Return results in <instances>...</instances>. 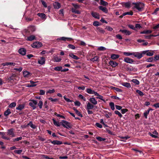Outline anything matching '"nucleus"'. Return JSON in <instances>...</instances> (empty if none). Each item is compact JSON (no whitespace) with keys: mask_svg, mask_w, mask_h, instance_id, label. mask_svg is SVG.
Segmentation results:
<instances>
[{"mask_svg":"<svg viewBox=\"0 0 159 159\" xmlns=\"http://www.w3.org/2000/svg\"><path fill=\"white\" fill-rule=\"evenodd\" d=\"M29 101V105L34 110L36 108V106L38 103L37 101L35 100H30Z\"/></svg>","mask_w":159,"mask_h":159,"instance_id":"f03ea898","label":"nucleus"},{"mask_svg":"<svg viewBox=\"0 0 159 159\" xmlns=\"http://www.w3.org/2000/svg\"><path fill=\"white\" fill-rule=\"evenodd\" d=\"M153 106L154 107L156 108H159V103H157L153 104Z\"/></svg>","mask_w":159,"mask_h":159,"instance_id":"774afa93","label":"nucleus"},{"mask_svg":"<svg viewBox=\"0 0 159 159\" xmlns=\"http://www.w3.org/2000/svg\"><path fill=\"white\" fill-rule=\"evenodd\" d=\"M62 67L61 66H57L54 68V70L57 71L62 70Z\"/></svg>","mask_w":159,"mask_h":159,"instance_id":"79ce46f5","label":"nucleus"},{"mask_svg":"<svg viewBox=\"0 0 159 159\" xmlns=\"http://www.w3.org/2000/svg\"><path fill=\"white\" fill-rule=\"evenodd\" d=\"M89 101L93 104L96 105L97 104V101L94 98H90L89 99Z\"/></svg>","mask_w":159,"mask_h":159,"instance_id":"2eb2a0df","label":"nucleus"},{"mask_svg":"<svg viewBox=\"0 0 159 159\" xmlns=\"http://www.w3.org/2000/svg\"><path fill=\"white\" fill-rule=\"evenodd\" d=\"M134 57H137L138 59H141L143 57V53H139V52H134Z\"/></svg>","mask_w":159,"mask_h":159,"instance_id":"423d86ee","label":"nucleus"},{"mask_svg":"<svg viewBox=\"0 0 159 159\" xmlns=\"http://www.w3.org/2000/svg\"><path fill=\"white\" fill-rule=\"evenodd\" d=\"M120 57L119 55L116 54H112L111 55V59L113 60L116 59Z\"/></svg>","mask_w":159,"mask_h":159,"instance_id":"c85d7f7f","label":"nucleus"},{"mask_svg":"<svg viewBox=\"0 0 159 159\" xmlns=\"http://www.w3.org/2000/svg\"><path fill=\"white\" fill-rule=\"evenodd\" d=\"M96 138L99 141H104L106 140L105 138H102L100 137H97Z\"/></svg>","mask_w":159,"mask_h":159,"instance_id":"49530a36","label":"nucleus"},{"mask_svg":"<svg viewBox=\"0 0 159 159\" xmlns=\"http://www.w3.org/2000/svg\"><path fill=\"white\" fill-rule=\"evenodd\" d=\"M98 58L97 56L95 57L94 58H92L90 59V60L92 61H97L98 60Z\"/></svg>","mask_w":159,"mask_h":159,"instance_id":"13d9d810","label":"nucleus"},{"mask_svg":"<svg viewBox=\"0 0 159 159\" xmlns=\"http://www.w3.org/2000/svg\"><path fill=\"white\" fill-rule=\"evenodd\" d=\"M16 103L15 102H13L11 103L8 106V107L10 108H12L16 106Z\"/></svg>","mask_w":159,"mask_h":159,"instance_id":"de8ad7c7","label":"nucleus"},{"mask_svg":"<svg viewBox=\"0 0 159 159\" xmlns=\"http://www.w3.org/2000/svg\"><path fill=\"white\" fill-rule=\"evenodd\" d=\"M11 113L10 110L9 109H8L4 113V115L5 116H7L9 114Z\"/></svg>","mask_w":159,"mask_h":159,"instance_id":"72a5a7b5","label":"nucleus"},{"mask_svg":"<svg viewBox=\"0 0 159 159\" xmlns=\"http://www.w3.org/2000/svg\"><path fill=\"white\" fill-rule=\"evenodd\" d=\"M96 107V108H97L96 106H94L89 102H88L87 104L86 109L87 110H90L92 109L93 107Z\"/></svg>","mask_w":159,"mask_h":159,"instance_id":"9d476101","label":"nucleus"},{"mask_svg":"<svg viewBox=\"0 0 159 159\" xmlns=\"http://www.w3.org/2000/svg\"><path fill=\"white\" fill-rule=\"evenodd\" d=\"M54 8L56 9H59L60 7V4L58 2H55L53 4Z\"/></svg>","mask_w":159,"mask_h":159,"instance_id":"b1692460","label":"nucleus"},{"mask_svg":"<svg viewBox=\"0 0 159 159\" xmlns=\"http://www.w3.org/2000/svg\"><path fill=\"white\" fill-rule=\"evenodd\" d=\"M23 73L24 77L25 78H28L32 75V74L31 73L26 70L24 71Z\"/></svg>","mask_w":159,"mask_h":159,"instance_id":"1a4fd4ad","label":"nucleus"},{"mask_svg":"<svg viewBox=\"0 0 159 159\" xmlns=\"http://www.w3.org/2000/svg\"><path fill=\"white\" fill-rule=\"evenodd\" d=\"M109 64L113 67H115L118 65L117 63L113 61H109Z\"/></svg>","mask_w":159,"mask_h":159,"instance_id":"f3484780","label":"nucleus"},{"mask_svg":"<svg viewBox=\"0 0 159 159\" xmlns=\"http://www.w3.org/2000/svg\"><path fill=\"white\" fill-rule=\"evenodd\" d=\"M128 111V110L127 109H121V112L122 114L125 113L126 112Z\"/></svg>","mask_w":159,"mask_h":159,"instance_id":"bf43d9fd","label":"nucleus"},{"mask_svg":"<svg viewBox=\"0 0 159 159\" xmlns=\"http://www.w3.org/2000/svg\"><path fill=\"white\" fill-rule=\"evenodd\" d=\"M43 105V102L42 101L40 100L38 104V105L40 109L42 108V106Z\"/></svg>","mask_w":159,"mask_h":159,"instance_id":"603ef678","label":"nucleus"},{"mask_svg":"<svg viewBox=\"0 0 159 159\" xmlns=\"http://www.w3.org/2000/svg\"><path fill=\"white\" fill-rule=\"evenodd\" d=\"M131 4L129 2H127L124 3L123 6L127 8H129L131 6Z\"/></svg>","mask_w":159,"mask_h":159,"instance_id":"a878e982","label":"nucleus"},{"mask_svg":"<svg viewBox=\"0 0 159 159\" xmlns=\"http://www.w3.org/2000/svg\"><path fill=\"white\" fill-rule=\"evenodd\" d=\"M27 125H29L30 126V127L33 129H35L36 128V126L34 125L31 121H30L29 123L27 124Z\"/></svg>","mask_w":159,"mask_h":159,"instance_id":"bb28decb","label":"nucleus"},{"mask_svg":"<svg viewBox=\"0 0 159 159\" xmlns=\"http://www.w3.org/2000/svg\"><path fill=\"white\" fill-rule=\"evenodd\" d=\"M72 5L74 7V8L75 9H78L80 7V6L78 5L75 4V3H72Z\"/></svg>","mask_w":159,"mask_h":159,"instance_id":"052dcab7","label":"nucleus"},{"mask_svg":"<svg viewBox=\"0 0 159 159\" xmlns=\"http://www.w3.org/2000/svg\"><path fill=\"white\" fill-rule=\"evenodd\" d=\"M100 4L104 6H106L108 5V3L107 2L104 1L103 0H100Z\"/></svg>","mask_w":159,"mask_h":159,"instance_id":"2f4dec72","label":"nucleus"},{"mask_svg":"<svg viewBox=\"0 0 159 159\" xmlns=\"http://www.w3.org/2000/svg\"><path fill=\"white\" fill-rule=\"evenodd\" d=\"M14 129L11 128L10 129L7 130V134L9 136H11L12 137H14L15 136V135L14 133Z\"/></svg>","mask_w":159,"mask_h":159,"instance_id":"39448f33","label":"nucleus"},{"mask_svg":"<svg viewBox=\"0 0 159 159\" xmlns=\"http://www.w3.org/2000/svg\"><path fill=\"white\" fill-rule=\"evenodd\" d=\"M131 82L134 83L135 85H139L140 83L139 81L138 80L136 79L132 80Z\"/></svg>","mask_w":159,"mask_h":159,"instance_id":"c9c22d12","label":"nucleus"},{"mask_svg":"<svg viewBox=\"0 0 159 159\" xmlns=\"http://www.w3.org/2000/svg\"><path fill=\"white\" fill-rule=\"evenodd\" d=\"M122 85L127 88H130L131 87L130 84L128 82H124L121 84Z\"/></svg>","mask_w":159,"mask_h":159,"instance_id":"5701e85b","label":"nucleus"},{"mask_svg":"<svg viewBox=\"0 0 159 159\" xmlns=\"http://www.w3.org/2000/svg\"><path fill=\"white\" fill-rule=\"evenodd\" d=\"M75 105V106H80L81 105L80 102H79V101H76L74 102Z\"/></svg>","mask_w":159,"mask_h":159,"instance_id":"69168bd1","label":"nucleus"},{"mask_svg":"<svg viewBox=\"0 0 159 159\" xmlns=\"http://www.w3.org/2000/svg\"><path fill=\"white\" fill-rule=\"evenodd\" d=\"M131 7L133 9H136L139 11H142L144 7V4L142 2H133L131 4Z\"/></svg>","mask_w":159,"mask_h":159,"instance_id":"f257e3e1","label":"nucleus"},{"mask_svg":"<svg viewBox=\"0 0 159 159\" xmlns=\"http://www.w3.org/2000/svg\"><path fill=\"white\" fill-rule=\"evenodd\" d=\"M149 135L150 136H151V137H152L153 138H158V136H157V135H155L154 134H152L150 133H149Z\"/></svg>","mask_w":159,"mask_h":159,"instance_id":"680f3d73","label":"nucleus"},{"mask_svg":"<svg viewBox=\"0 0 159 159\" xmlns=\"http://www.w3.org/2000/svg\"><path fill=\"white\" fill-rule=\"evenodd\" d=\"M111 89H114L116 91L118 92H122V90L121 89H120L117 88H116V87H112Z\"/></svg>","mask_w":159,"mask_h":159,"instance_id":"58836bf2","label":"nucleus"},{"mask_svg":"<svg viewBox=\"0 0 159 159\" xmlns=\"http://www.w3.org/2000/svg\"><path fill=\"white\" fill-rule=\"evenodd\" d=\"M71 11L72 12H73L75 14H80V11L79 10H76L75 9L73 8H72Z\"/></svg>","mask_w":159,"mask_h":159,"instance_id":"ea45409f","label":"nucleus"},{"mask_svg":"<svg viewBox=\"0 0 159 159\" xmlns=\"http://www.w3.org/2000/svg\"><path fill=\"white\" fill-rule=\"evenodd\" d=\"M51 143L54 145H61L62 143V142L57 140H53L51 141Z\"/></svg>","mask_w":159,"mask_h":159,"instance_id":"aec40b11","label":"nucleus"},{"mask_svg":"<svg viewBox=\"0 0 159 159\" xmlns=\"http://www.w3.org/2000/svg\"><path fill=\"white\" fill-rule=\"evenodd\" d=\"M2 65L3 66L8 65L15 66L16 65V63L14 62H6L2 63Z\"/></svg>","mask_w":159,"mask_h":159,"instance_id":"412c9836","label":"nucleus"},{"mask_svg":"<svg viewBox=\"0 0 159 159\" xmlns=\"http://www.w3.org/2000/svg\"><path fill=\"white\" fill-rule=\"evenodd\" d=\"M38 16L42 18L45 20L46 19V15L43 13H38L37 14Z\"/></svg>","mask_w":159,"mask_h":159,"instance_id":"c756f323","label":"nucleus"},{"mask_svg":"<svg viewBox=\"0 0 159 159\" xmlns=\"http://www.w3.org/2000/svg\"><path fill=\"white\" fill-rule=\"evenodd\" d=\"M127 15L132 16L133 15V13L132 11H130L125 12L123 13V16H125Z\"/></svg>","mask_w":159,"mask_h":159,"instance_id":"3c124183","label":"nucleus"},{"mask_svg":"<svg viewBox=\"0 0 159 159\" xmlns=\"http://www.w3.org/2000/svg\"><path fill=\"white\" fill-rule=\"evenodd\" d=\"M55 92V90L54 89H52V90H49L46 93H52Z\"/></svg>","mask_w":159,"mask_h":159,"instance_id":"0e129e2a","label":"nucleus"},{"mask_svg":"<svg viewBox=\"0 0 159 159\" xmlns=\"http://www.w3.org/2000/svg\"><path fill=\"white\" fill-rule=\"evenodd\" d=\"M18 52L20 54L24 56L26 54V50L24 48H20Z\"/></svg>","mask_w":159,"mask_h":159,"instance_id":"9b49d317","label":"nucleus"},{"mask_svg":"<svg viewBox=\"0 0 159 159\" xmlns=\"http://www.w3.org/2000/svg\"><path fill=\"white\" fill-rule=\"evenodd\" d=\"M42 45V44L41 43L38 42H36L31 44V46L33 48H39L41 47Z\"/></svg>","mask_w":159,"mask_h":159,"instance_id":"20e7f679","label":"nucleus"},{"mask_svg":"<svg viewBox=\"0 0 159 159\" xmlns=\"http://www.w3.org/2000/svg\"><path fill=\"white\" fill-rule=\"evenodd\" d=\"M96 94H96L95 95L98 96V97H97V98L99 99L103 102H105V100L103 99V97L102 96L99 95L97 92L96 93Z\"/></svg>","mask_w":159,"mask_h":159,"instance_id":"393cba45","label":"nucleus"},{"mask_svg":"<svg viewBox=\"0 0 159 159\" xmlns=\"http://www.w3.org/2000/svg\"><path fill=\"white\" fill-rule=\"evenodd\" d=\"M97 31L98 32L103 34L105 32V31L104 30L100 27H98L97 28Z\"/></svg>","mask_w":159,"mask_h":159,"instance_id":"a211bd4d","label":"nucleus"},{"mask_svg":"<svg viewBox=\"0 0 159 159\" xmlns=\"http://www.w3.org/2000/svg\"><path fill=\"white\" fill-rule=\"evenodd\" d=\"M69 56L71 58L75 60H78L79 59V58L77 56L72 53L69 54Z\"/></svg>","mask_w":159,"mask_h":159,"instance_id":"473e14b6","label":"nucleus"},{"mask_svg":"<svg viewBox=\"0 0 159 159\" xmlns=\"http://www.w3.org/2000/svg\"><path fill=\"white\" fill-rule=\"evenodd\" d=\"M67 47L72 49H74L75 48V46L71 44H68L67 46Z\"/></svg>","mask_w":159,"mask_h":159,"instance_id":"864d4df0","label":"nucleus"},{"mask_svg":"<svg viewBox=\"0 0 159 159\" xmlns=\"http://www.w3.org/2000/svg\"><path fill=\"white\" fill-rule=\"evenodd\" d=\"M48 99L50 100L53 102H56L58 101V99L57 98H48Z\"/></svg>","mask_w":159,"mask_h":159,"instance_id":"37998d69","label":"nucleus"},{"mask_svg":"<svg viewBox=\"0 0 159 159\" xmlns=\"http://www.w3.org/2000/svg\"><path fill=\"white\" fill-rule=\"evenodd\" d=\"M99 8L100 10H102L106 13H107L108 12V10L105 7H104L102 6H100L99 7Z\"/></svg>","mask_w":159,"mask_h":159,"instance_id":"4be33fe9","label":"nucleus"},{"mask_svg":"<svg viewBox=\"0 0 159 159\" xmlns=\"http://www.w3.org/2000/svg\"><path fill=\"white\" fill-rule=\"evenodd\" d=\"M136 92L138 93L140 96H142L144 95L143 93L140 90H137Z\"/></svg>","mask_w":159,"mask_h":159,"instance_id":"8fccbe9b","label":"nucleus"},{"mask_svg":"<svg viewBox=\"0 0 159 159\" xmlns=\"http://www.w3.org/2000/svg\"><path fill=\"white\" fill-rule=\"evenodd\" d=\"M149 112L148 110L145 111L143 113V115L145 118H147V116L149 114Z\"/></svg>","mask_w":159,"mask_h":159,"instance_id":"a18cd8bd","label":"nucleus"},{"mask_svg":"<svg viewBox=\"0 0 159 159\" xmlns=\"http://www.w3.org/2000/svg\"><path fill=\"white\" fill-rule=\"evenodd\" d=\"M152 32V31L151 30H144L143 31L141 32L140 34H150Z\"/></svg>","mask_w":159,"mask_h":159,"instance_id":"f704fd0d","label":"nucleus"},{"mask_svg":"<svg viewBox=\"0 0 159 159\" xmlns=\"http://www.w3.org/2000/svg\"><path fill=\"white\" fill-rule=\"evenodd\" d=\"M52 121L54 125L57 126H60L61 125V123L59 121H56L54 119H52Z\"/></svg>","mask_w":159,"mask_h":159,"instance_id":"7c9ffc66","label":"nucleus"},{"mask_svg":"<svg viewBox=\"0 0 159 159\" xmlns=\"http://www.w3.org/2000/svg\"><path fill=\"white\" fill-rule=\"evenodd\" d=\"M45 59L43 57H40V59L38 60V63L41 65H43L45 64Z\"/></svg>","mask_w":159,"mask_h":159,"instance_id":"0eeeda50","label":"nucleus"},{"mask_svg":"<svg viewBox=\"0 0 159 159\" xmlns=\"http://www.w3.org/2000/svg\"><path fill=\"white\" fill-rule=\"evenodd\" d=\"M72 39L71 38L65 37H61L58 38L57 39V40H62V41H66V40H71Z\"/></svg>","mask_w":159,"mask_h":159,"instance_id":"f8f14e48","label":"nucleus"},{"mask_svg":"<svg viewBox=\"0 0 159 159\" xmlns=\"http://www.w3.org/2000/svg\"><path fill=\"white\" fill-rule=\"evenodd\" d=\"M93 25L96 26H98L100 25L99 23L97 21H95L93 23Z\"/></svg>","mask_w":159,"mask_h":159,"instance_id":"6e6d98bb","label":"nucleus"},{"mask_svg":"<svg viewBox=\"0 0 159 159\" xmlns=\"http://www.w3.org/2000/svg\"><path fill=\"white\" fill-rule=\"evenodd\" d=\"M98 50H100V51H103L104 50H106V48L104 47L101 46V47H99L98 48Z\"/></svg>","mask_w":159,"mask_h":159,"instance_id":"4d7b16f0","label":"nucleus"},{"mask_svg":"<svg viewBox=\"0 0 159 159\" xmlns=\"http://www.w3.org/2000/svg\"><path fill=\"white\" fill-rule=\"evenodd\" d=\"M24 107V106L22 105H19L18 107L16 108V109L18 110H21Z\"/></svg>","mask_w":159,"mask_h":159,"instance_id":"a19ab883","label":"nucleus"},{"mask_svg":"<svg viewBox=\"0 0 159 159\" xmlns=\"http://www.w3.org/2000/svg\"><path fill=\"white\" fill-rule=\"evenodd\" d=\"M120 32H121L123 33H124L127 35H129L131 34V32L126 30H120Z\"/></svg>","mask_w":159,"mask_h":159,"instance_id":"4468645a","label":"nucleus"},{"mask_svg":"<svg viewBox=\"0 0 159 159\" xmlns=\"http://www.w3.org/2000/svg\"><path fill=\"white\" fill-rule=\"evenodd\" d=\"M109 105L111 107V109L112 110H114L115 109L114 104L113 102H111L109 103Z\"/></svg>","mask_w":159,"mask_h":159,"instance_id":"c03bdc74","label":"nucleus"},{"mask_svg":"<svg viewBox=\"0 0 159 159\" xmlns=\"http://www.w3.org/2000/svg\"><path fill=\"white\" fill-rule=\"evenodd\" d=\"M86 92L89 94H94V95L96 94L97 92L92 90L91 89H86Z\"/></svg>","mask_w":159,"mask_h":159,"instance_id":"ddd939ff","label":"nucleus"},{"mask_svg":"<svg viewBox=\"0 0 159 159\" xmlns=\"http://www.w3.org/2000/svg\"><path fill=\"white\" fill-rule=\"evenodd\" d=\"M123 54L126 56H129L131 55L134 56V52H125L123 53Z\"/></svg>","mask_w":159,"mask_h":159,"instance_id":"e433bc0d","label":"nucleus"},{"mask_svg":"<svg viewBox=\"0 0 159 159\" xmlns=\"http://www.w3.org/2000/svg\"><path fill=\"white\" fill-rule=\"evenodd\" d=\"M115 114L117 115L120 118H121L122 117V115L118 111H115Z\"/></svg>","mask_w":159,"mask_h":159,"instance_id":"09e8293b","label":"nucleus"},{"mask_svg":"<svg viewBox=\"0 0 159 159\" xmlns=\"http://www.w3.org/2000/svg\"><path fill=\"white\" fill-rule=\"evenodd\" d=\"M35 39V36L34 35H31L28 37L27 38V40L29 41H32Z\"/></svg>","mask_w":159,"mask_h":159,"instance_id":"cd10ccee","label":"nucleus"},{"mask_svg":"<svg viewBox=\"0 0 159 159\" xmlns=\"http://www.w3.org/2000/svg\"><path fill=\"white\" fill-rule=\"evenodd\" d=\"M153 60V58L152 57H149L146 60L147 62H152Z\"/></svg>","mask_w":159,"mask_h":159,"instance_id":"5fc2aeb1","label":"nucleus"},{"mask_svg":"<svg viewBox=\"0 0 159 159\" xmlns=\"http://www.w3.org/2000/svg\"><path fill=\"white\" fill-rule=\"evenodd\" d=\"M78 97L79 98H80L81 99H82L84 101H86V99L81 94H79L78 96Z\"/></svg>","mask_w":159,"mask_h":159,"instance_id":"e2e57ef3","label":"nucleus"},{"mask_svg":"<svg viewBox=\"0 0 159 159\" xmlns=\"http://www.w3.org/2000/svg\"><path fill=\"white\" fill-rule=\"evenodd\" d=\"M61 124L63 127L67 129L70 128H71L70 123L68 121L65 120H62L61 122Z\"/></svg>","mask_w":159,"mask_h":159,"instance_id":"7ed1b4c3","label":"nucleus"},{"mask_svg":"<svg viewBox=\"0 0 159 159\" xmlns=\"http://www.w3.org/2000/svg\"><path fill=\"white\" fill-rule=\"evenodd\" d=\"M91 15L93 17L97 19H99L100 18V16L98 13L92 12L91 13Z\"/></svg>","mask_w":159,"mask_h":159,"instance_id":"dca6fc26","label":"nucleus"},{"mask_svg":"<svg viewBox=\"0 0 159 159\" xmlns=\"http://www.w3.org/2000/svg\"><path fill=\"white\" fill-rule=\"evenodd\" d=\"M154 52L153 51H151L150 52L149 51V50H148V52L147 55L148 56H153L154 54Z\"/></svg>","mask_w":159,"mask_h":159,"instance_id":"4c0bfd02","label":"nucleus"},{"mask_svg":"<svg viewBox=\"0 0 159 159\" xmlns=\"http://www.w3.org/2000/svg\"><path fill=\"white\" fill-rule=\"evenodd\" d=\"M54 61L56 62H59L61 61V59L60 56L57 55L55 56L54 57Z\"/></svg>","mask_w":159,"mask_h":159,"instance_id":"6ab92c4d","label":"nucleus"},{"mask_svg":"<svg viewBox=\"0 0 159 159\" xmlns=\"http://www.w3.org/2000/svg\"><path fill=\"white\" fill-rule=\"evenodd\" d=\"M124 61L127 63L129 64H132L134 62V61L133 59L128 57H125L124 59Z\"/></svg>","mask_w":159,"mask_h":159,"instance_id":"6e6552de","label":"nucleus"},{"mask_svg":"<svg viewBox=\"0 0 159 159\" xmlns=\"http://www.w3.org/2000/svg\"><path fill=\"white\" fill-rule=\"evenodd\" d=\"M22 151V150H15L14 151L15 153H17L18 154H20Z\"/></svg>","mask_w":159,"mask_h":159,"instance_id":"338daca9","label":"nucleus"}]
</instances>
